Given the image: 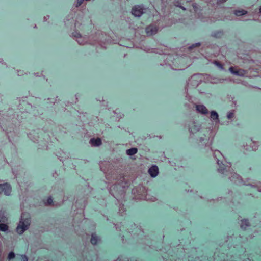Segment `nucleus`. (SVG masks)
I'll use <instances>...</instances> for the list:
<instances>
[{"label": "nucleus", "mask_w": 261, "mask_h": 261, "mask_svg": "<svg viewBox=\"0 0 261 261\" xmlns=\"http://www.w3.org/2000/svg\"><path fill=\"white\" fill-rule=\"evenodd\" d=\"M192 6L194 9V11H197L198 9V5L196 4V3H193L192 4Z\"/></svg>", "instance_id": "c756f323"}, {"label": "nucleus", "mask_w": 261, "mask_h": 261, "mask_svg": "<svg viewBox=\"0 0 261 261\" xmlns=\"http://www.w3.org/2000/svg\"><path fill=\"white\" fill-rule=\"evenodd\" d=\"M227 176L230 180L236 185H241L245 184L242 177L235 172L231 171Z\"/></svg>", "instance_id": "6e6552de"}, {"label": "nucleus", "mask_w": 261, "mask_h": 261, "mask_svg": "<svg viewBox=\"0 0 261 261\" xmlns=\"http://www.w3.org/2000/svg\"><path fill=\"white\" fill-rule=\"evenodd\" d=\"M221 156H222L223 155L219 151H215L214 152V156L217 160V164L218 165L217 171L219 173L227 176L231 171V165L230 163H227L226 164H224L223 162L218 158Z\"/></svg>", "instance_id": "f03ea898"}, {"label": "nucleus", "mask_w": 261, "mask_h": 261, "mask_svg": "<svg viewBox=\"0 0 261 261\" xmlns=\"http://www.w3.org/2000/svg\"><path fill=\"white\" fill-rule=\"evenodd\" d=\"M203 129L201 128V126L199 123L195 121H191L189 125L190 138L191 139L195 138Z\"/></svg>", "instance_id": "20e7f679"}, {"label": "nucleus", "mask_w": 261, "mask_h": 261, "mask_svg": "<svg viewBox=\"0 0 261 261\" xmlns=\"http://www.w3.org/2000/svg\"><path fill=\"white\" fill-rule=\"evenodd\" d=\"M11 187L7 183L0 184V194L4 193L6 195H10Z\"/></svg>", "instance_id": "9d476101"}, {"label": "nucleus", "mask_w": 261, "mask_h": 261, "mask_svg": "<svg viewBox=\"0 0 261 261\" xmlns=\"http://www.w3.org/2000/svg\"><path fill=\"white\" fill-rule=\"evenodd\" d=\"M244 185H246L247 186H250L251 187L253 188H255L257 189V184H246L245 183Z\"/></svg>", "instance_id": "c85d7f7f"}, {"label": "nucleus", "mask_w": 261, "mask_h": 261, "mask_svg": "<svg viewBox=\"0 0 261 261\" xmlns=\"http://www.w3.org/2000/svg\"><path fill=\"white\" fill-rule=\"evenodd\" d=\"M138 150L136 148H131L127 149L126 151V154L128 155H134L137 153Z\"/></svg>", "instance_id": "4be33fe9"}, {"label": "nucleus", "mask_w": 261, "mask_h": 261, "mask_svg": "<svg viewBox=\"0 0 261 261\" xmlns=\"http://www.w3.org/2000/svg\"><path fill=\"white\" fill-rule=\"evenodd\" d=\"M196 111L203 115L208 114V111L203 105H197L196 106Z\"/></svg>", "instance_id": "ddd939ff"}, {"label": "nucleus", "mask_w": 261, "mask_h": 261, "mask_svg": "<svg viewBox=\"0 0 261 261\" xmlns=\"http://www.w3.org/2000/svg\"><path fill=\"white\" fill-rule=\"evenodd\" d=\"M136 232H137L138 234H140L141 233H143V231L141 230V229L137 227L136 228Z\"/></svg>", "instance_id": "7c9ffc66"}, {"label": "nucleus", "mask_w": 261, "mask_h": 261, "mask_svg": "<svg viewBox=\"0 0 261 261\" xmlns=\"http://www.w3.org/2000/svg\"><path fill=\"white\" fill-rule=\"evenodd\" d=\"M89 143L92 146L97 147L99 146L101 144V140L99 138H91L90 140Z\"/></svg>", "instance_id": "2eb2a0df"}, {"label": "nucleus", "mask_w": 261, "mask_h": 261, "mask_svg": "<svg viewBox=\"0 0 261 261\" xmlns=\"http://www.w3.org/2000/svg\"><path fill=\"white\" fill-rule=\"evenodd\" d=\"M227 0H217L218 4H222L225 2Z\"/></svg>", "instance_id": "72a5a7b5"}, {"label": "nucleus", "mask_w": 261, "mask_h": 261, "mask_svg": "<svg viewBox=\"0 0 261 261\" xmlns=\"http://www.w3.org/2000/svg\"><path fill=\"white\" fill-rule=\"evenodd\" d=\"M179 7L181 8L183 10H186V8L184 7L180 6H179Z\"/></svg>", "instance_id": "a19ab883"}, {"label": "nucleus", "mask_w": 261, "mask_h": 261, "mask_svg": "<svg viewBox=\"0 0 261 261\" xmlns=\"http://www.w3.org/2000/svg\"><path fill=\"white\" fill-rule=\"evenodd\" d=\"M144 198H145L146 200H150L149 198H147V196H145L143 197Z\"/></svg>", "instance_id": "ea45409f"}, {"label": "nucleus", "mask_w": 261, "mask_h": 261, "mask_svg": "<svg viewBox=\"0 0 261 261\" xmlns=\"http://www.w3.org/2000/svg\"><path fill=\"white\" fill-rule=\"evenodd\" d=\"M259 13L261 14V6H260V7L259 8Z\"/></svg>", "instance_id": "79ce46f5"}, {"label": "nucleus", "mask_w": 261, "mask_h": 261, "mask_svg": "<svg viewBox=\"0 0 261 261\" xmlns=\"http://www.w3.org/2000/svg\"><path fill=\"white\" fill-rule=\"evenodd\" d=\"M158 31V28L153 25H150L146 27V33L148 36H152L156 34Z\"/></svg>", "instance_id": "9b49d317"}, {"label": "nucleus", "mask_w": 261, "mask_h": 261, "mask_svg": "<svg viewBox=\"0 0 261 261\" xmlns=\"http://www.w3.org/2000/svg\"><path fill=\"white\" fill-rule=\"evenodd\" d=\"M174 5L176 7H179L180 6V5H179V2L178 1H176L174 2Z\"/></svg>", "instance_id": "c9c22d12"}, {"label": "nucleus", "mask_w": 261, "mask_h": 261, "mask_svg": "<svg viewBox=\"0 0 261 261\" xmlns=\"http://www.w3.org/2000/svg\"><path fill=\"white\" fill-rule=\"evenodd\" d=\"M124 235H122V237H121V239H122V241L123 242H124L125 241L126 242V240H125L124 239Z\"/></svg>", "instance_id": "4c0bfd02"}, {"label": "nucleus", "mask_w": 261, "mask_h": 261, "mask_svg": "<svg viewBox=\"0 0 261 261\" xmlns=\"http://www.w3.org/2000/svg\"><path fill=\"white\" fill-rule=\"evenodd\" d=\"M202 81L201 74H195L192 75L188 80L186 89H192L196 88Z\"/></svg>", "instance_id": "39448f33"}, {"label": "nucleus", "mask_w": 261, "mask_h": 261, "mask_svg": "<svg viewBox=\"0 0 261 261\" xmlns=\"http://www.w3.org/2000/svg\"><path fill=\"white\" fill-rule=\"evenodd\" d=\"M259 147V143L251 139V142L243 144L242 148L247 151H256Z\"/></svg>", "instance_id": "0eeeda50"}, {"label": "nucleus", "mask_w": 261, "mask_h": 261, "mask_svg": "<svg viewBox=\"0 0 261 261\" xmlns=\"http://www.w3.org/2000/svg\"><path fill=\"white\" fill-rule=\"evenodd\" d=\"M72 37L76 40L80 45H84L89 42L88 37L86 36H82L81 34L77 31H74L72 33Z\"/></svg>", "instance_id": "423d86ee"}, {"label": "nucleus", "mask_w": 261, "mask_h": 261, "mask_svg": "<svg viewBox=\"0 0 261 261\" xmlns=\"http://www.w3.org/2000/svg\"><path fill=\"white\" fill-rule=\"evenodd\" d=\"M15 254L14 253V252L13 251H11L10 252L9 254H8V259L9 260H11L13 258H15Z\"/></svg>", "instance_id": "a878e982"}, {"label": "nucleus", "mask_w": 261, "mask_h": 261, "mask_svg": "<svg viewBox=\"0 0 261 261\" xmlns=\"http://www.w3.org/2000/svg\"><path fill=\"white\" fill-rule=\"evenodd\" d=\"M139 189H140V190L142 191L145 190V188L143 187H140Z\"/></svg>", "instance_id": "58836bf2"}, {"label": "nucleus", "mask_w": 261, "mask_h": 261, "mask_svg": "<svg viewBox=\"0 0 261 261\" xmlns=\"http://www.w3.org/2000/svg\"><path fill=\"white\" fill-rule=\"evenodd\" d=\"M145 12L143 5H136L132 8L131 13L136 17H140Z\"/></svg>", "instance_id": "1a4fd4ad"}, {"label": "nucleus", "mask_w": 261, "mask_h": 261, "mask_svg": "<svg viewBox=\"0 0 261 261\" xmlns=\"http://www.w3.org/2000/svg\"><path fill=\"white\" fill-rule=\"evenodd\" d=\"M148 173L152 177H155L159 174V169L157 166H152L148 169Z\"/></svg>", "instance_id": "f8f14e48"}, {"label": "nucleus", "mask_w": 261, "mask_h": 261, "mask_svg": "<svg viewBox=\"0 0 261 261\" xmlns=\"http://www.w3.org/2000/svg\"><path fill=\"white\" fill-rule=\"evenodd\" d=\"M210 130L207 129H204L192 139L194 140L195 142L199 145L210 146L212 144V141L210 140Z\"/></svg>", "instance_id": "7ed1b4c3"}, {"label": "nucleus", "mask_w": 261, "mask_h": 261, "mask_svg": "<svg viewBox=\"0 0 261 261\" xmlns=\"http://www.w3.org/2000/svg\"><path fill=\"white\" fill-rule=\"evenodd\" d=\"M118 187L117 185H113L112 186H111L110 188V190H109V191H110V193L114 196V193L113 192V191L116 188H117Z\"/></svg>", "instance_id": "bb28decb"}, {"label": "nucleus", "mask_w": 261, "mask_h": 261, "mask_svg": "<svg viewBox=\"0 0 261 261\" xmlns=\"http://www.w3.org/2000/svg\"><path fill=\"white\" fill-rule=\"evenodd\" d=\"M194 45H196V46H199L200 45V43H197L194 44H193L192 45H191V46H190L189 47V49L193 48Z\"/></svg>", "instance_id": "473e14b6"}, {"label": "nucleus", "mask_w": 261, "mask_h": 261, "mask_svg": "<svg viewBox=\"0 0 261 261\" xmlns=\"http://www.w3.org/2000/svg\"><path fill=\"white\" fill-rule=\"evenodd\" d=\"M224 35V33L222 31H216L213 32L211 34V36L216 38H221Z\"/></svg>", "instance_id": "a211bd4d"}, {"label": "nucleus", "mask_w": 261, "mask_h": 261, "mask_svg": "<svg viewBox=\"0 0 261 261\" xmlns=\"http://www.w3.org/2000/svg\"><path fill=\"white\" fill-rule=\"evenodd\" d=\"M0 231L5 232H9V227L5 223H0Z\"/></svg>", "instance_id": "412c9836"}, {"label": "nucleus", "mask_w": 261, "mask_h": 261, "mask_svg": "<svg viewBox=\"0 0 261 261\" xmlns=\"http://www.w3.org/2000/svg\"><path fill=\"white\" fill-rule=\"evenodd\" d=\"M49 18V15H46V16H44V21H46Z\"/></svg>", "instance_id": "e433bc0d"}, {"label": "nucleus", "mask_w": 261, "mask_h": 261, "mask_svg": "<svg viewBox=\"0 0 261 261\" xmlns=\"http://www.w3.org/2000/svg\"><path fill=\"white\" fill-rule=\"evenodd\" d=\"M19 257H20L19 258H18V257L17 258V260L18 261H28V257L24 254L20 255Z\"/></svg>", "instance_id": "393cba45"}, {"label": "nucleus", "mask_w": 261, "mask_h": 261, "mask_svg": "<svg viewBox=\"0 0 261 261\" xmlns=\"http://www.w3.org/2000/svg\"><path fill=\"white\" fill-rule=\"evenodd\" d=\"M56 100V99H55V101L54 102H52L51 103L54 104L55 103Z\"/></svg>", "instance_id": "c03bdc74"}, {"label": "nucleus", "mask_w": 261, "mask_h": 261, "mask_svg": "<svg viewBox=\"0 0 261 261\" xmlns=\"http://www.w3.org/2000/svg\"><path fill=\"white\" fill-rule=\"evenodd\" d=\"M50 100V98H48V99H47V100Z\"/></svg>", "instance_id": "49530a36"}, {"label": "nucleus", "mask_w": 261, "mask_h": 261, "mask_svg": "<svg viewBox=\"0 0 261 261\" xmlns=\"http://www.w3.org/2000/svg\"><path fill=\"white\" fill-rule=\"evenodd\" d=\"M257 186V191L259 192H261V182L257 183V186Z\"/></svg>", "instance_id": "2f4dec72"}, {"label": "nucleus", "mask_w": 261, "mask_h": 261, "mask_svg": "<svg viewBox=\"0 0 261 261\" xmlns=\"http://www.w3.org/2000/svg\"><path fill=\"white\" fill-rule=\"evenodd\" d=\"M53 202V199L50 198H49L47 199V203L48 204H51V203Z\"/></svg>", "instance_id": "f704fd0d"}, {"label": "nucleus", "mask_w": 261, "mask_h": 261, "mask_svg": "<svg viewBox=\"0 0 261 261\" xmlns=\"http://www.w3.org/2000/svg\"><path fill=\"white\" fill-rule=\"evenodd\" d=\"M35 75L36 76H38V73H35Z\"/></svg>", "instance_id": "37998d69"}, {"label": "nucleus", "mask_w": 261, "mask_h": 261, "mask_svg": "<svg viewBox=\"0 0 261 261\" xmlns=\"http://www.w3.org/2000/svg\"><path fill=\"white\" fill-rule=\"evenodd\" d=\"M250 226V224L248 219H243L241 221L240 226L242 229H246L248 227Z\"/></svg>", "instance_id": "f3484780"}, {"label": "nucleus", "mask_w": 261, "mask_h": 261, "mask_svg": "<svg viewBox=\"0 0 261 261\" xmlns=\"http://www.w3.org/2000/svg\"><path fill=\"white\" fill-rule=\"evenodd\" d=\"M7 221L6 212L3 210L0 211V223H6Z\"/></svg>", "instance_id": "dca6fc26"}, {"label": "nucleus", "mask_w": 261, "mask_h": 261, "mask_svg": "<svg viewBox=\"0 0 261 261\" xmlns=\"http://www.w3.org/2000/svg\"><path fill=\"white\" fill-rule=\"evenodd\" d=\"M213 63L216 66L218 67V68H219L220 70H224V67H223V65L219 62V61H215Z\"/></svg>", "instance_id": "b1692460"}, {"label": "nucleus", "mask_w": 261, "mask_h": 261, "mask_svg": "<svg viewBox=\"0 0 261 261\" xmlns=\"http://www.w3.org/2000/svg\"><path fill=\"white\" fill-rule=\"evenodd\" d=\"M116 229H118V227L116 226Z\"/></svg>", "instance_id": "a18cd8bd"}, {"label": "nucleus", "mask_w": 261, "mask_h": 261, "mask_svg": "<svg viewBox=\"0 0 261 261\" xmlns=\"http://www.w3.org/2000/svg\"><path fill=\"white\" fill-rule=\"evenodd\" d=\"M218 117L219 115L217 112H216L215 111H212L211 112V118L212 120L216 121V123L219 122V121Z\"/></svg>", "instance_id": "aec40b11"}, {"label": "nucleus", "mask_w": 261, "mask_h": 261, "mask_svg": "<svg viewBox=\"0 0 261 261\" xmlns=\"http://www.w3.org/2000/svg\"><path fill=\"white\" fill-rule=\"evenodd\" d=\"M229 70L230 72L234 75L240 76H242L244 75V74L243 73V71L234 70V69L233 67H230L229 68Z\"/></svg>", "instance_id": "6ab92c4d"}, {"label": "nucleus", "mask_w": 261, "mask_h": 261, "mask_svg": "<svg viewBox=\"0 0 261 261\" xmlns=\"http://www.w3.org/2000/svg\"><path fill=\"white\" fill-rule=\"evenodd\" d=\"M247 13V11L244 9L235 10L234 11V14L238 16H242L245 15Z\"/></svg>", "instance_id": "5701e85b"}, {"label": "nucleus", "mask_w": 261, "mask_h": 261, "mask_svg": "<svg viewBox=\"0 0 261 261\" xmlns=\"http://www.w3.org/2000/svg\"><path fill=\"white\" fill-rule=\"evenodd\" d=\"M101 241L100 238L98 236L96 233H92L90 239V242L93 245H95Z\"/></svg>", "instance_id": "4468645a"}, {"label": "nucleus", "mask_w": 261, "mask_h": 261, "mask_svg": "<svg viewBox=\"0 0 261 261\" xmlns=\"http://www.w3.org/2000/svg\"><path fill=\"white\" fill-rule=\"evenodd\" d=\"M234 116V114L232 112H229L227 113V117L228 119H231Z\"/></svg>", "instance_id": "cd10ccee"}, {"label": "nucleus", "mask_w": 261, "mask_h": 261, "mask_svg": "<svg viewBox=\"0 0 261 261\" xmlns=\"http://www.w3.org/2000/svg\"><path fill=\"white\" fill-rule=\"evenodd\" d=\"M117 261H120V260H117Z\"/></svg>", "instance_id": "de8ad7c7"}, {"label": "nucleus", "mask_w": 261, "mask_h": 261, "mask_svg": "<svg viewBox=\"0 0 261 261\" xmlns=\"http://www.w3.org/2000/svg\"><path fill=\"white\" fill-rule=\"evenodd\" d=\"M31 221L30 215L27 213H22L16 228V232L19 235L22 234L25 231L29 229Z\"/></svg>", "instance_id": "f257e3e1"}]
</instances>
